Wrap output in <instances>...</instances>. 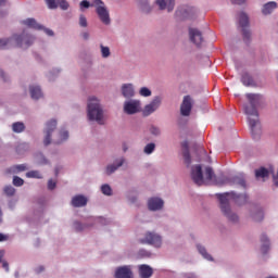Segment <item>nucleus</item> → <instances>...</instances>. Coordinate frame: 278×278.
<instances>
[{
	"mask_svg": "<svg viewBox=\"0 0 278 278\" xmlns=\"http://www.w3.org/2000/svg\"><path fill=\"white\" fill-rule=\"evenodd\" d=\"M115 278H134V271H131V266L125 265L117 267L115 270Z\"/></svg>",
	"mask_w": 278,
	"mask_h": 278,
	"instance_id": "obj_14",
	"label": "nucleus"
},
{
	"mask_svg": "<svg viewBox=\"0 0 278 278\" xmlns=\"http://www.w3.org/2000/svg\"><path fill=\"white\" fill-rule=\"evenodd\" d=\"M160 105H162V98L155 97L151 103L147 104L142 111L143 116H151L153 112H155Z\"/></svg>",
	"mask_w": 278,
	"mask_h": 278,
	"instance_id": "obj_10",
	"label": "nucleus"
},
{
	"mask_svg": "<svg viewBox=\"0 0 278 278\" xmlns=\"http://www.w3.org/2000/svg\"><path fill=\"white\" fill-rule=\"evenodd\" d=\"M60 138H61V140H68V131L61 130L60 131Z\"/></svg>",
	"mask_w": 278,
	"mask_h": 278,
	"instance_id": "obj_46",
	"label": "nucleus"
},
{
	"mask_svg": "<svg viewBox=\"0 0 278 278\" xmlns=\"http://www.w3.org/2000/svg\"><path fill=\"white\" fill-rule=\"evenodd\" d=\"M250 105L244 106V112L249 116V125L252 134V138L257 140L262 134L260 128V114L257 113V105L262 101V96L257 93H248L245 94Z\"/></svg>",
	"mask_w": 278,
	"mask_h": 278,
	"instance_id": "obj_1",
	"label": "nucleus"
},
{
	"mask_svg": "<svg viewBox=\"0 0 278 278\" xmlns=\"http://www.w3.org/2000/svg\"><path fill=\"white\" fill-rule=\"evenodd\" d=\"M31 45H34V38L25 33L22 35H14L9 39H0V49H12L14 47L28 49Z\"/></svg>",
	"mask_w": 278,
	"mask_h": 278,
	"instance_id": "obj_3",
	"label": "nucleus"
},
{
	"mask_svg": "<svg viewBox=\"0 0 278 278\" xmlns=\"http://www.w3.org/2000/svg\"><path fill=\"white\" fill-rule=\"evenodd\" d=\"M4 240H8V237L3 233H0V242H3Z\"/></svg>",
	"mask_w": 278,
	"mask_h": 278,
	"instance_id": "obj_52",
	"label": "nucleus"
},
{
	"mask_svg": "<svg viewBox=\"0 0 278 278\" xmlns=\"http://www.w3.org/2000/svg\"><path fill=\"white\" fill-rule=\"evenodd\" d=\"M182 148L185 149V151L182 152L185 164H187V166H190V164H192V159L190 156V150H188V141H185L182 143Z\"/></svg>",
	"mask_w": 278,
	"mask_h": 278,
	"instance_id": "obj_21",
	"label": "nucleus"
},
{
	"mask_svg": "<svg viewBox=\"0 0 278 278\" xmlns=\"http://www.w3.org/2000/svg\"><path fill=\"white\" fill-rule=\"evenodd\" d=\"M73 207H85L88 205V199L84 195H76L72 199Z\"/></svg>",
	"mask_w": 278,
	"mask_h": 278,
	"instance_id": "obj_17",
	"label": "nucleus"
},
{
	"mask_svg": "<svg viewBox=\"0 0 278 278\" xmlns=\"http://www.w3.org/2000/svg\"><path fill=\"white\" fill-rule=\"evenodd\" d=\"M79 25L80 27H88V20L85 15L79 16Z\"/></svg>",
	"mask_w": 278,
	"mask_h": 278,
	"instance_id": "obj_41",
	"label": "nucleus"
},
{
	"mask_svg": "<svg viewBox=\"0 0 278 278\" xmlns=\"http://www.w3.org/2000/svg\"><path fill=\"white\" fill-rule=\"evenodd\" d=\"M74 227H75V229H76L77 231H84V229H86V226L83 225V224L79 223V222H76V223L74 224Z\"/></svg>",
	"mask_w": 278,
	"mask_h": 278,
	"instance_id": "obj_43",
	"label": "nucleus"
},
{
	"mask_svg": "<svg viewBox=\"0 0 278 278\" xmlns=\"http://www.w3.org/2000/svg\"><path fill=\"white\" fill-rule=\"evenodd\" d=\"M26 177L33 179H42V175L38 170H30L26 173Z\"/></svg>",
	"mask_w": 278,
	"mask_h": 278,
	"instance_id": "obj_31",
	"label": "nucleus"
},
{
	"mask_svg": "<svg viewBox=\"0 0 278 278\" xmlns=\"http://www.w3.org/2000/svg\"><path fill=\"white\" fill-rule=\"evenodd\" d=\"M273 10H277V2L271 1V2H267L266 4H264L263 7V14L267 15V14H271Z\"/></svg>",
	"mask_w": 278,
	"mask_h": 278,
	"instance_id": "obj_24",
	"label": "nucleus"
},
{
	"mask_svg": "<svg viewBox=\"0 0 278 278\" xmlns=\"http://www.w3.org/2000/svg\"><path fill=\"white\" fill-rule=\"evenodd\" d=\"M189 38L197 47H201L203 43V33L197 28H189Z\"/></svg>",
	"mask_w": 278,
	"mask_h": 278,
	"instance_id": "obj_12",
	"label": "nucleus"
},
{
	"mask_svg": "<svg viewBox=\"0 0 278 278\" xmlns=\"http://www.w3.org/2000/svg\"><path fill=\"white\" fill-rule=\"evenodd\" d=\"M56 3H59L61 10H66L68 8V3L66 0H56Z\"/></svg>",
	"mask_w": 278,
	"mask_h": 278,
	"instance_id": "obj_42",
	"label": "nucleus"
},
{
	"mask_svg": "<svg viewBox=\"0 0 278 278\" xmlns=\"http://www.w3.org/2000/svg\"><path fill=\"white\" fill-rule=\"evenodd\" d=\"M153 151H155V143H148L144 147V153H147V155H151V153H153Z\"/></svg>",
	"mask_w": 278,
	"mask_h": 278,
	"instance_id": "obj_35",
	"label": "nucleus"
},
{
	"mask_svg": "<svg viewBox=\"0 0 278 278\" xmlns=\"http://www.w3.org/2000/svg\"><path fill=\"white\" fill-rule=\"evenodd\" d=\"M156 4L160 10H167V12L175 10V0H156Z\"/></svg>",
	"mask_w": 278,
	"mask_h": 278,
	"instance_id": "obj_16",
	"label": "nucleus"
},
{
	"mask_svg": "<svg viewBox=\"0 0 278 278\" xmlns=\"http://www.w3.org/2000/svg\"><path fill=\"white\" fill-rule=\"evenodd\" d=\"M239 26L242 28L244 42L249 45V42H251V30L247 29V27H249V15H247L244 12L239 14Z\"/></svg>",
	"mask_w": 278,
	"mask_h": 278,
	"instance_id": "obj_7",
	"label": "nucleus"
},
{
	"mask_svg": "<svg viewBox=\"0 0 278 278\" xmlns=\"http://www.w3.org/2000/svg\"><path fill=\"white\" fill-rule=\"evenodd\" d=\"M124 112L126 114H137L140 112V100H130L124 103Z\"/></svg>",
	"mask_w": 278,
	"mask_h": 278,
	"instance_id": "obj_11",
	"label": "nucleus"
},
{
	"mask_svg": "<svg viewBox=\"0 0 278 278\" xmlns=\"http://www.w3.org/2000/svg\"><path fill=\"white\" fill-rule=\"evenodd\" d=\"M233 181L238 185L241 186V188H247V180H244L243 176H236L233 178Z\"/></svg>",
	"mask_w": 278,
	"mask_h": 278,
	"instance_id": "obj_32",
	"label": "nucleus"
},
{
	"mask_svg": "<svg viewBox=\"0 0 278 278\" xmlns=\"http://www.w3.org/2000/svg\"><path fill=\"white\" fill-rule=\"evenodd\" d=\"M190 112H192V98L185 96L180 105V114L181 116H190Z\"/></svg>",
	"mask_w": 278,
	"mask_h": 278,
	"instance_id": "obj_13",
	"label": "nucleus"
},
{
	"mask_svg": "<svg viewBox=\"0 0 278 278\" xmlns=\"http://www.w3.org/2000/svg\"><path fill=\"white\" fill-rule=\"evenodd\" d=\"M176 14L179 16V14L181 16H184L185 18H189V16H192V14H194V8H190L188 7L187 9H185L184 11L181 10H177Z\"/></svg>",
	"mask_w": 278,
	"mask_h": 278,
	"instance_id": "obj_26",
	"label": "nucleus"
},
{
	"mask_svg": "<svg viewBox=\"0 0 278 278\" xmlns=\"http://www.w3.org/2000/svg\"><path fill=\"white\" fill-rule=\"evenodd\" d=\"M122 94L125 99H131L136 92L134 91V85L126 84L122 86Z\"/></svg>",
	"mask_w": 278,
	"mask_h": 278,
	"instance_id": "obj_19",
	"label": "nucleus"
},
{
	"mask_svg": "<svg viewBox=\"0 0 278 278\" xmlns=\"http://www.w3.org/2000/svg\"><path fill=\"white\" fill-rule=\"evenodd\" d=\"M84 40H88L90 38V35L88 33H83Z\"/></svg>",
	"mask_w": 278,
	"mask_h": 278,
	"instance_id": "obj_53",
	"label": "nucleus"
},
{
	"mask_svg": "<svg viewBox=\"0 0 278 278\" xmlns=\"http://www.w3.org/2000/svg\"><path fill=\"white\" fill-rule=\"evenodd\" d=\"M46 3L50 10H55L58 8L55 0H46Z\"/></svg>",
	"mask_w": 278,
	"mask_h": 278,
	"instance_id": "obj_39",
	"label": "nucleus"
},
{
	"mask_svg": "<svg viewBox=\"0 0 278 278\" xmlns=\"http://www.w3.org/2000/svg\"><path fill=\"white\" fill-rule=\"evenodd\" d=\"M14 168L18 173H23V170H27V165H25V164L16 165Z\"/></svg>",
	"mask_w": 278,
	"mask_h": 278,
	"instance_id": "obj_45",
	"label": "nucleus"
},
{
	"mask_svg": "<svg viewBox=\"0 0 278 278\" xmlns=\"http://www.w3.org/2000/svg\"><path fill=\"white\" fill-rule=\"evenodd\" d=\"M253 219L256 220V223H260V220H264V212L258 211L254 216Z\"/></svg>",
	"mask_w": 278,
	"mask_h": 278,
	"instance_id": "obj_40",
	"label": "nucleus"
},
{
	"mask_svg": "<svg viewBox=\"0 0 278 278\" xmlns=\"http://www.w3.org/2000/svg\"><path fill=\"white\" fill-rule=\"evenodd\" d=\"M4 255H5V252L4 251H0V262H1V260H3Z\"/></svg>",
	"mask_w": 278,
	"mask_h": 278,
	"instance_id": "obj_55",
	"label": "nucleus"
},
{
	"mask_svg": "<svg viewBox=\"0 0 278 278\" xmlns=\"http://www.w3.org/2000/svg\"><path fill=\"white\" fill-rule=\"evenodd\" d=\"M123 164H125V159H121L117 165H109L106 167V175H112V173H116V170H118V168H121Z\"/></svg>",
	"mask_w": 278,
	"mask_h": 278,
	"instance_id": "obj_25",
	"label": "nucleus"
},
{
	"mask_svg": "<svg viewBox=\"0 0 278 278\" xmlns=\"http://www.w3.org/2000/svg\"><path fill=\"white\" fill-rule=\"evenodd\" d=\"M5 14H8V12H5V11H0V18H3V16H5Z\"/></svg>",
	"mask_w": 278,
	"mask_h": 278,
	"instance_id": "obj_54",
	"label": "nucleus"
},
{
	"mask_svg": "<svg viewBox=\"0 0 278 278\" xmlns=\"http://www.w3.org/2000/svg\"><path fill=\"white\" fill-rule=\"evenodd\" d=\"M0 5H5V0H0Z\"/></svg>",
	"mask_w": 278,
	"mask_h": 278,
	"instance_id": "obj_57",
	"label": "nucleus"
},
{
	"mask_svg": "<svg viewBox=\"0 0 278 278\" xmlns=\"http://www.w3.org/2000/svg\"><path fill=\"white\" fill-rule=\"evenodd\" d=\"M80 8H90V2L88 0H83L80 2Z\"/></svg>",
	"mask_w": 278,
	"mask_h": 278,
	"instance_id": "obj_49",
	"label": "nucleus"
},
{
	"mask_svg": "<svg viewBox=\"0 0 278 278\" xmlns=\"http://www.w3.org/2000/svg\"><path fill=\"white\" fill-rule=\"evenodd\" d=\"M3 192L7 194V197H14L16 189H14L12 186H7L4 187Z\"/></svg>",
	"mask_w": 278,
	"mask_h": 278,
	"instance_id": "obj_34",
	"label": "nucleus"
},
{
	"mask_svg": "<svg viewBox=\"0 0 278 278\" xmlns=\"http://www.w3.org/2000/svg\"><path fill=\"white\" fill-rule=\"evenodd\" d=\"M241 81L243 86H253V77L249 73H243L241 76Z\"/></svg>",
	"mask_w": 278,
	"mask_h": 278,
	"instance_id": "obj_28",
	"label": "nucleus"
},
{
	"mask_svg": "<svg viewBox=\"0 0 278 278\" xmlns=\"http://www.w3.org/2000/svg\"><path fill=\"white\" fill-rule=\"evenodd\" d=\"M214 178V169L212 167H205L203 176V167L201 165H195L191 168V179L197 184V186H203L207 181H212Z\"/></svg>",
	"mask_w": 278,
	"mask_h": 278,
	"instance_id": "obj_4",
	"label": "nucleus"
},
{
	"mask_svg": "<svg viewBox=\"0 0 278 278\" xmlns=\"http://www.w3.org/2000/svg\"><path fill=\"white\" fill-rule=\"evenodd\" d=\"M88 118L89 121H96L99 125H103V109L99 99L91 97L88 103Z\"/></svg>",
	"mask_w": 278,
	"mask_h": 278,
	"instance_id": "obj_5",
	"label": "nucleus"
},
{
	"mask_svg": "<svg viewBox=\"0 0 278 278\" xmlns=\"http://www.w3.org/2000/svg\"><path fill=\"white\" fill-rule=\"evenodd\" d=\"M56 127H58V121L51 119V121L47 122L46 130H45L46 137L43 139L45 147H49V144H51V134H53V131H55Z\"/></svg>",
	"mask_w": 278,
	"mask_h": 278,
	"instance_id": "obj_9",
	"label": "nucleus"
},
{
	"mask_svg": "<svg viewBox=\"0 0 278 278\" xmlns=\"http://www.w3.org/2000/svg\"><path fill=\"white\" fill-rule=\"evenodd\" d=\"M43 31L48 35V36H53V30L49 29V28H42Z\"/></svg>",
	"mask_w": 278,
	"mask_h": 278,
	"instance_id": "obj_51",
	"label": "nucleus"
},
{
	"mask_svg": "<svg viewBox=\"0 0 278 278\" xmlns=\"http://www.w3.org/2000/svg\"><path fill=\"white\" fill-rule=\"evenodd\" d=\"M140 242L141 244H152V247L160 249L162 247V237L154 232H148L146 233V239H141Z\"/></svg>",
	"mask_w": 278,
	"mask_h": 278,
	"instance_id": "obj_8",
	"label": "nucleus"
},
{
	"mask_svg": "<svg viewBox=\"0 0 278 278\" xmlns=\"http://www.w3.org/2000/svg\"><path fill=\"white\" fill-rule=\"evenodd\" d=\"M127 149H128V148H127V143H123V151H124V152H127Z\"/></svg>",
	"mask_w": 278,
	"mask_h": 278,
	"instance_id": "obj_56",
	"label": "nucleus"
},
{
	"mask_svg": "<svg viewBox=\"0 0 278 278\" xmlns=\"http://www.w3.org/2000/svg\"><path fill=\"white\" fill-rule=\"evenodd\" d=\"M101 192L106 197H112V187H110V185H102Z\"/></svg>",
	"mask_w": 278,
	"mask_h": 278,
	"instance_id": "obj_33",
	"label": "nucleus"
},
{
	"mask_svg": "<svg viewBox=\"0 0 278 278\" xmlns=\"http://www.w3.org/2000/svg\"><path fill=\"white\" fill-rule=\"evenodd\" d=\"M23 25H26V27H29L30 29H37L39 31L45 29V26H40V24H38V22H36V20L34 18H27L23 21Z\"/></svg>",
	"mask_w": 278,
	"mask_h": 278,
	"instance_id": "obj_20",
	"label": "nucleus"
},
{
	"mask_svg": "<svg viewBox=\"0 0 278 278\" xmlns=\"http://www.w3.org/2000/svg\"><path fill=\"white\" fill-rule=\"evenodd\" d=\"M14 134H23L25 131V124L23 122H15L12 124Z\"/></svg>",
	"mask_w": 278,
	"mask_h": 278,
	"instance_id": "obj_27",
	"label": "nucleus"
},
{
	"mask_svg": "<svg viewBox=\"0 0 278 278\" xmlns=\"http://www.w3.org/2000/svg\"><path fill=\"white\" fill-rule=\"evenodd\" d=\"M55 186H56V184H55V181H53L52 179H50V180L48 181V189H49V190H55Z\"/></svg>",
	"mask_w": 278,
	"mask_h": 278,
	"instance_id": "obj_47",
	"label": "nucleus"
},
{
	"mask_svg": "<svg viewBox=\"0 0 278 278\" xmlns=\"http://www.w3.org/2000/svg\"><path fill=\"white\" fill-rule=\"evenodd\" d=\"M102 58H110V48L103 45L100 46Z\"/></svg>",
	"mask_w": 278,
	"mask_h": 278,
	"instance_id": "obj_37",
	"label": "nucleus"
},
{
	"mask_svg": "<svg viewBox=\"0 0 278 278\" xmlns=\"http://www.w3.org/2000/svg\"><path fill=\"white\" fill-rule=\"evenodd\" d=\"M255 177L256 179H265V177H268V169H266V167H261L260 169H256Z\"/></svg>",
	"mask_w": 278,
	"mask_h": 278,
	"instance_id": "obj_30",
	"label": "nucleus"
},
{
	"mask_svg": "<svg viewBox=\"0 0 278 278\" xmlns=\"http://www.w3.org/2000/svg\"><path fill=\"white\" fill-rule=\"evenodd\" d=\"M91 5L96 8V13L103 25H110L112 23V20L110 18V11L108 10V7H105L104 1L93 0V4Z\"/></svg>",
	"mask_w": 278,
	"mask_h": 278,
	"instance_id": "obj_6",
	"label": "nucleus"
},
{
	"mask_svg": "<svg viewBox=\"0 0 278 278\" xmlns=\"http://www.w3.org/2000/svg\"><path fill=\"white\" fill-rule=\"evenodd\" d=\"M23 184H25V180H23V178L18 176L13 177V186H16L17 188H20V186H23Z\"/></svg>",
	"mask_w": 278,
	"mask_h": 278,
	"instance_id": "obj_36",
	"label": "nucleus"
},
{
	"mask_svg": "<svg viewBox=\"0 0 278 278\" xmlns=\"http://www.w3.org/2000/svg\"><path fill=\"white\" fill-rule=\"evenodd\" d=\"M261 242H262L261 251L264 255H266V253H268V250L270 249V241L268 240V237L266 235H262Z\"/></svg>",
	"mask_w": 278,
	"mask_h": 278,
	"instance_id": "obj_23",
	"label": "nucleus"
},
{
	"mask_svg": "<svg viewBox=\"0 0 278 278\" xmlns=\"http://www.w3.org/2000/svg\"><path fill=\"white\" fill-rule=\"evenodd\" d=\"M139 275L141 278L153 277V268L149 265H139Z\"/></svg>",
	"mask_w": 278,
	"mask_h": 278,
	"instance_id": "obj_18",
	"label": "nucleus"
},
{
	"mask_svg": "<svg viewBox=\"0 0 278 278\" xmlns=\"http://www.w3.org/2000/svg\"><path fill=\"white\" fill-rule=\"evenodd\" d=\"M148 207L151 212H157L164 207V200L160 198H151L148 201Z\"/></svg>",
	"mask_w": 278,
	"mask_h": 278,
	"instance_id": "obj_15",
	"label": "nucleus"
},
{
	"mask_svg": "<svg viewBox=\"0 0 278 278\" xmlns=\"http://www.w3.org/2000/svg\"><path fill=\"white\" fill-rule=\"evenodd\" d=\"M150 132L152 134V136H160V128H157L155 126H151Z\"/></svg>",
	"mask_w": 278,
	"mask_h": 278,
	"instance_id": "obj_44",
	"label": "nucleus"
},
{
	"mask_svg": "<svg viewBox=\"0 0 278 278\" xmlns=\"http://www.w3.org/2000/svg\"><path fill=\"white\" fill-rule=\"evenodd\" d=\"M198 251L199 253H201L202 257L204 260H207L208 262H212L214 258L212 257V255H210L207 253V250H205V248L203 245H198Z\"/></svg>",
	"mask_w": 278,
	"mask_h": 278,
	"instance_id": "obj_29",
	"label": "nucleus"
},
{
	"mask_svg": "<svg viewBox=\"0 0 278 278\" xmlns=\"http://www.w3.org/2000/svg\"><path fill=\"white\" fill-rule=\"evenodd\" d=\"M231 3H233L235 5H242V3H245L247 0H230Z\"/></svg>",
	"mask_w": 278,
	"mask_h": 278,
	"instance_id": "obj_50",
	"label": "nucleus"
},
{
	"mask_svg": "<svg viewBox=\"0 0 278 278\" xmlns=\"http://www.w3.org/2000/svg\"><path fill=\"white\" fill-rule=\"evenodd\" d=\"M139 94L141 97H151V91L149 88L147 87H142L140 90H139Z\"/></svg>",
	"mask_w": 278,
	"mask_h": 278,
	"instance_id": "obj_38",
	"label": "nucleus"
},
{
	"mask_svg": "<svg viewBox=\"0 0 278 278\" xmlns=\"http://www.w3.org/2000/svg\"><path fill=\"white\" fill-rule=\"evenodd\" d=\"M217 199L220 203V210L225 216H227L228 220L232 223H237L238 215L231 213V207L229 206V201H233L237 205H244L247 201H249V197L247 194H236V192H226L218 193Z\"/></svg>",
	"mask_w": 278,
	"mask_h": 278,
	"instance_id": "obj_2",
	"label": "nucleus"
},
{
	"mask_svg": "<svg viewBox=\"0 0 278 278\" xmlns=\"http://www.w3.org/2000/svg\"><path fill=\"white\" fill-rule=\"evenodd\" d=\"M29 92H30L31 99L38 100L42 98V89H40L39 86H30Z\"/></svg>",
	"mask_w": 278,
	"mask_h": 278,
	"instance_id": "obj_22",
	"label": "nucleus"
},
{
	"mask_svg": "<svg viewBox=\"0 0 278 278\" xmlns=\"http://www.w3.org/2000/svg\"><path fill=\"white\" fill-rule=\"evenodd\" d=\"M2 268H4L7 273H10V264H8L7 261H2Z\"/></svg>",
	"mask_w": 278,
	"mask_h": 278,
	"instance_id": "obj_48",
	"label": "nucleus"
}]
</instances>
